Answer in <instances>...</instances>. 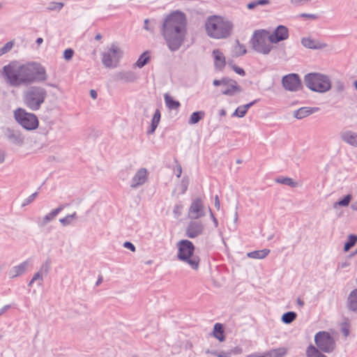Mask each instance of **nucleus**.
I'll use <instances>...</instances> for the list:
<instances>
[{
  "label": "nucleus",
  "instance_id": "nucleus-1",
  "mask_svg": "<svg viewBox=\"0 0 357 357\" xmlns=\"http://www.w3.org/2000/svg\"><path fill=\"white\" fill-rule=\"evenodd\" d=\"M3 74L6 82L14 87L43 82L47 79L45 67L37 62H28L25 64H20L17 61L10 62L3 66Z\"/></svg>",
  "mask_w": 357,
  "mask_h": 357
},
{
  "label": "nucleus",
  "instance_id": "nucleus-2",
  "mask_svg": "<svg viewBox=\"0 0 357 357\" xmlns=\"http://www.w3.org/2000/svg\"><path fill=\"white\" fill-rule=\"evenodd\" d=\"M161 32L171 52L177 51L184 42L187 33L185 15L180 12H173L165 19Z\"/></svg>",
  "mask_w": 357,
  "mask_h": 357
},
{
  "label": "nucleus",
  "instance_id": "nucleus-3",
  "mask_svg": "<svg viewBox=\"0 0 357 357\" xmlns=\"http://www.w3.org/2000/svg\"><path fill=\"white\" fill-rule=\"evenodd\" d=\"M234 28L233 24L219 16L208 17L206 22V30L208 36L215 39H223L229 37Z\"/></svg>",
  "mask_w": 357,
  "mask_h": 357
},
{
  "label": "nucleus",
  "instance_id": "nucleus-4",
  "mask_svg": "<svg viewBox=\"0 0 357 357\" xmlns=\"http://www.w3.org/2000/svg\"><path fill=\"white\" fill-rule=\"evenodd\" d=\"M178 249L177 258L188 264L192 270L197 271L199 267L200 258L195 255V247L189 240L183 239L176 243Z\"/></svg>",
  "mask_w": 357,
  "mask_h": 357
},
{
  "label": "nucleus",
  "instance_id": "nucleus-5",
  "mask_svg": "<svg viewBox=\"0 0 357 357\" xmlns=\"http://www.w3.org/2000/svg\"><path fill=\"white\" fill-rule=\"evenodd\" d=\"M47 96V90L40 86H31L24 91V105L31 111H37L45 102Z\"/></svg>",
  "mask_w": 357,
  "mask_h": 357
},
{
  "label": "nucleus",
  "instance_id": "nucleus-6",
  "mask_svg": "<svg viewBox=\"0 0 357 357\" xmlns=\"http://www.w3.org/2000/svg\"><path fill=\"white\" fill-rule=\"evenodd\" d=\"M304 83L310 90L319 93L326 92L331 88L329 77L317 73L307 74L304 77Z\"/></svg>",
  "mask_w": 357,
  "mask_h": 357
},
{
  "label": "nucleus",
  "instance_id": "nucleus-7",
  "mask_svg": "<svg viewBox=\"0 0 357 357\" xmlns=\"http://www.w3.org/2000/svg\"><path fill=\"white\" fill-rule=\"evenodd\" d=\"M271 41V36L266 30H258L255 31L251 39L252 48L258 53L268 54L272 47L273 44Z\"/></svg>",
  "mask_w": 357,
  "mask_h": 357
},
{
  "label": "nucleus",
  "instance_id": "nucleus-8",
  "mask_svg": "<svg viewBox=\"0 0 357 357\" xmlns=\"http://www.w3.org/2000/svg\"><path fill=\"white\" fill-rule=\"evenodd\" d=\"M14 117L16 121L27 130H35L38 126L37 116L27 112L24 109L18 108L14 112Z\"/></svg>",
  "mask_w": 357,
  "mask_h": 357
},
{
  "label": "nucleus",
  "instance_id": "nucleus-9",
  "mask_svg": "<svg viewBox=\"0 0 357 357\" xmlns=\"http://www.w3.org/2000/svg\"><path fill=\"white\" fill-rule=\"evenodd\" d=\"M123 55L121 48L112 43L107 52L102 54V62L105 67L108 68H116Z\"/></svg>",
  "mask_w": 357,
  "mask_h": 357
},
{
  "label": "nucleus",
  "instance_id": "nucleus-10",
  "mask_svg": "<svg viewBox=\"0 0 357 357\" xmlns=\"http://www.w3.org/2000/svg\"><path fill=\"white\" fill-rule=\"evenodd\" d=\"M314 342L319 350L325 353H331L335 348L333 337L326 331H319L314 336Z\"/></svg>",
  "mask_w": 357,
  "mask_h": 357
},
{
  "label": "nucleus",
  "instance_id": "nucleus-11",
  "mask_svg": "<svg viewBox=\"0 0 357 357\" xmlns=\"http://www.w3.org/2000/svg\"><path fill=\"white\" fill-rule=\"evenodd\" d=\"M283 87L289 91H297L301 86V79L297 74L284 75L282 79Z\"/></svg>",
  "mask_w": 357,
  "mask_h": 357
},
{
  "label": "nucleus",
  "instance_id": "nucleus-12",
  "mask_svg": "<svg viewBox=\"0 0 357 357\" xmlns=\"http://www.w3.org/2000/svg\"><path fill=\"white\" fill-rule=\"evenodd\" d=\"M205 215L204 204L201 199L196 198L190 204L188 209V217L197 220Z\"/></svg>",
  "mask_w": 357,
  "mask_h": 357
},
{
  "label": "nucleus",
  "instance_id": "nucleus-13",
  "mask_svg": "<svg viewBox=\"0 0 357 357\" xmlns=\"http://www.w3.org/2000/svg\"><path fill=\"white\" fill-rule=\"evenodd\" d=\"M32 265V260L27 259L18 265L14 266L8 272V276L10 279L17 278L26 273Z\"/></svg>",
  "mask_w": 357,
  "mask_h": 357
},
{
  "label": "nucleus",
  "instance_id": "nucleus-14",
  "mask_svg": "<svg viewBox=\"0 0 357 357\" xmlns=\"http://www.w3.org/2000/svg\"><path fill=\"white\" fill-rule=\"evenodd\" d=\"M148 181V171L146 168H140L132 177L130 181V188H138Z\"/></svg>",
  "mask_w": 357,
  "mask_h": 357
},
{
  "label": "nucleus",
  "instance_id": "nucleus-15",
  "mask_svg": "<svg viewBox=\"0 0 357 357\" xmlns=\"http://www.w3.org/2000/svg\"><path fill=\"white\" fill-rule=\"evenodd\" d=\"M204 230V225L200 221L192 220L189 222L185 229V236L194 238L201 235Z\"/></svg>",
  "mask_w": 357,
  "mask_h": 357
},
{
  "label": "nucleus",
  "instance_id": "nucleus-16",
  "mask_svg": "<svg viewBox=\"0 0 357 357\" xmlns=\"http://www.w3.org/2000/svg\"><path fill=\"white\" fill-rule=\"evenodd\" d=\"M5 135L10 143L17 146H22L24 144V136L17 130L7 128Z\"/></svg>",
  "mask_w": 357,
  "mask_h": 357
},
{
  "label": "nucleus",
  "instance_id": "nucleus-17",
  "mask_svg": "<svg viewBox=\"0 0 357 357\" xmlns=\"http://www.w3.org/2000/svg\"><path fill=\"white\" fill-rule=\"evenodd\" d=\"M270 36L271 41H272L273 43H278L288 38L289 31L285 26L280 25Z\"/></svg>",
  "mask_w": 357,
  "mask_h": 357
},
{
  "label": "nucleus",
  "instance_id": "nucleus-18",
  "mask_svg": "<svg viewBox=\"0 0 357 357\" xmlns=\"http://www.w3.org/2000/svg\"><path fill=\"white\" fill-rule=\"evenodd\" d=\"M51 268V260L50 259H47L40 266L39 270L34 273L33 275V280L40 281V284H42L45 278H46L50 271Z\"/></svg>",
  "mask_w": 357,
  "mask_h": 357
},
{
  "label": "nucleus",
  "instance_id": "nucleus-19",
  "mask_svg": "<svg viewBox=\"0 0 357 357\" xmlns=\"http://www.w3.org/2000/svg\"><path fill=\"white\" fill-rule=\"evenodd\" d=\"M115 79L124 83L134 82L137 79L135 72L131 70L120 71L116 73Z\"/></svg>",
  "mask_w": 357,
  "mask_h": 357
},
{
  "label": "nucleus",
  "instance_id": "nucleus-20",
  "mask_svg": "<svg viewBox=\"0 0 357 357\" xmlns=\"http://www.w3.org/2000/svg\"><path fill=\"white\" fill-rule=\"evenodd\" d=\"M346 307L349 312L357 314V289L349 294L346 301Z\"/></svg>",
  "mask_w": 357,
  "mask_h": 357
},
{
  "label": "nucleus",
  "instance_id": "nucleus-21",
  "mask_svg": "<svg viewBox=\"0 0 357 357\" xmlns=\"http://www.w3.org/2000/svg\"><path fill=\"white\" fill-rule=\"evenodd\" d=\"M302 45L309 49L319 50L327 47L325 43H321L311 38H303L301 40Z\"/></svg>",
  "mask_w": 357,
  "mask_h": 357
},
{
  "label": "nucleus",
  "instance_id": "nucleus-22",
  "mask_svg": "<svg viewBox=\"0 0 357 357\" xmlns=\"http://www.w3.org/2000/svg\"><path fill=\"white\" fill-rule=\"evenodd\" d=\"M340 138L345 143L357 147V132L351 130L340 132Z\"/></svg>",
  "mask_w": 357,
  "mask_h": 357
},
{
  "label": "nucleus",
  "instance_id": "nucleus-23",
  "mask_svg": "<svg viewBox=\"0 0 357 357\" xmlns=\"http://www.w3.org/2000/svg\"><path fill=\"white\" fill-rule=\"evenodd\" d=\"M65 205H61L45 215L38 222L40 227H45L47 223L52 221L56 216L64 208Z\"/></svg>",
  "mask_w": 357,
  "mask_h": 357
},
{
  "label": "nucleus",
  "instance_id": "nucleus-24",
  "mask_svg": "<svg viewBox=\"0 0 357 357\" xmlns=\"http://www.w3.org/2000/svg\"><path fill=\"white\" fill-rule=\"evenodd\" d=\"M319 110V107H303L296 110L294 114V116L298 119H302L314 112Z\"/></svg>",
  "mask_w": 357,
  "mask_h": 357
},
{
  "label": "nucleus",
  "instance_id": "nucleus-25",
  "mask_svg": "<svg viewBox=\"0 0 357 357\" xmlns=\"http://www.w3.org/2000/svg\"><path fill=\"white\" fill-rule=\"evenodd\" d=\"M213 54L215 58V67L220 70L222 69L225 66V57L219 50H214Z\"/></svg>",
  "mask_w": 357,
  "mask_h": 357
},
{
  "label": "nucleus",
  "instance_id": "nucleus-26",
  "mask_svg": "<svg viewBox=\"0 0 357 357\" xmlns=\"http://www.w3.org/2000/svg\"><path fill=\"white\" fill-rule=\"evenodd\" d=\"M160 117H161L160 111L158 109H157L155 111L153 116L151 119V126H150L149 130H147V134L151 135V134L154 133L155 129L157 128V127L160 123Z\"/></svg>",
  "mask_w": 357,
  "mask_h": 357
},
{
  "label": "nucleus",
  "instance_id": "nucleus-27",
  "mask_svg": "<svg viewBox=\"0 0 357 357\" xmlns=\"http://www.w3.org/2000/svg\"><path fill=\"white\" fill-rule=\"evenodd\" d=\"M287 349L284 347H280L275 349H271L261 356L258 357H284L287 354Z\"/></svg>",
  "mask_w": 357,
  "mask_h": 357
},
{
  "label": "nucleus",
  "instance_id": "nucleus-28",
  "mask_svg": "<svg viewBox=\"0 0 357 357\" xmlns=\"http://www.w3.org/2000/svg\"><path fill=\"white\" fill-rule=\"evenodd\" d=\"M232 56L234 57H238L244 55L246 52L245 47L241 44L238 40H236L235 45L232 47Z\"/></svg>",
  "mask_w": 357,
  "mask_h": 357
},
{
  "label": "nucleus",
  "instance_id": "nucleus-29",
  "mask_svg": "<svg viewBox=\"0 0 357 357\" xmlns=\"http://www.w3.org/2000/svg\"><path fill=\"white\" fill-rule=\"evenodd\" d=\"M213 335L220 342H222L225 340V337L224 335V328L222 324L220 323H216L214 325Z\"/></svg>",
  "mask_w": 357,
  "mask_h": 357
},
{
  "label": "nucleus",
  "instance_id": "nucleus-30",
  "mask_svg": "<svg viewBox=\"0 0 357 357\" xmlns=\"http://www.w3.org/2000/svg\"><path fill=\"white\" fill-rule=\"evenodd\" d=\"M269 253L270 250L263 249L261 250L250 252L247 254V255L250 258L261 259L265 258Z\"/></svg>",
  "mask_w": 357,
  "mask_h": 357
},
{
  "label": "nucleus",
  "instance_id": "nucleus-31",
  "mask_svg": "<svg viewBox=\"0 0 357 357\" xmlns=\"http://www.w3.org/2000/svg\"><path fill=\"white\" fill-rule=\"evenodd\" d=\"M164 98L165 105L169 109H177L181 105L178 101L174 100L167 93L165 94Z\"/></svg>",
  "mask_w": 357,
  "mask_h": 357
},
{
  "label": "nucleus",
  "instance_id": "nucleus-32",
  "mask_svg": "<svg viewBox=\"0 0 357 357\" xmlns=\"http://www.w3.org/2000/svg\"><path fill=\"white\" fill-rule=\"evenodd\" d=\"M150 61L149 52L148 51L142 53L137 61L135 63V66L139 68H143L145 65H146Z\"/></svg>",
  "mask_w": 357,
  "mask_h": 357
},
{
  "label": "nucleus",
  "instance_id": "nucleus-33",
  "mask_svg": "<svg viewBox=\"0 0 357 357\" xmlns=\"http://www.w3.org/2000/svg\"><path fill=\"white\" fill-rule=\"evenodd\" d=\"M306 354L307 357H326L313 345H310L307 347Z\"/></svg>",
  "mask_w": 357,
  "mask_h": 357
},
{
  "label": "nucleus",
  "instance_id": "nucleus-34",
  "mask_svg": "<svg viewBox=\"0 0 357 357\" xmlns=\"http://www.w3.org/2000/svg\"><path fill=\"white\" fill-rule=\"evenodd\" d=\"M275 181L278 183L288 185L291 188H296L298 186L297 182L289 177H279L275 179Z\"/></svg>",
  "mask_w": 357,
  "mask_h": 357
},
{
  "label": "nucleus",
  "instance_id": "nucleus-35",
  "mask_svg": "<svg viewBox=\"0 0 357 357\" xmlns=\"http://www.w3.org/2000/svg\"><path fill=\"white\" fill-rule=\"evenodd\" d=\"M204 116V112L203 111L193 112L189 119L188 123L190 125L197 123Z\"/></svg>",
  "mask_w": 357,
  "mask_h": 357
},
{
  "label": "nucleus",
  "instance_id": "nucleus-36",
  "mask_svg": "<svg viewBox=\"0 0 357 357\" xmlns=\"http://www.w3.org/2000/svg\"><path fill=\"white\" fill-rule=\"evenodd\" d=\"M220 85L222 86V87L225 86H231V89H237L239 90V86L237 84V82L229 77H223L220 79Z\"/></svg>",
  "mask_w": 357,
  "mask_h": 357
},
{
  "label": "nucleus",
  "instance_id": "nucleus-37",
  "mask_svg": "<svg viewBox=\"0 0 357 357\" xmlns=\"http://www.w3.org/2000/svg\"><path fill=\"white\" fill-rule=\"evenodd\" d=\"M297 314L296 312L290 311L287 312L282 316V321L286 324L292 323L296 319Z\"/></svg>",
  "mask_w": 357,
  "mask_h": 357
},
{
  "label": "nucleus",
  "instance_id": "nucleus-38",
  "mask_svg": "<svg viewBox=\"0 0 357 357\" xmlns=\"http://www.w3.org/2000/svg\"><path fill=\"white\" fill-rule=\"evenodd\" d=\"M357 242V236L355 234H350L348 236L347 241L344 243V250L349 251Z\"/></svg>",
  "mask_w": 357,
  "mask_h": 357
},
{
  "label": "nucleus",
  "instance_id": "nucleus-39",
  "mask_svg": "<svg viewBox=\"0 0 357 357\" xmlns=\"http://www.w3.org/2000/svg\"><path fill=\"white\" fill-rule=\"evenodd\" d=\"M352 199V197L350 194L346 195L342 199L336 202L333 204V208H336L337 206H347L351 200Z\"/></svg>",
  "mask_w": 357,
  "mask_h": 357
},
{
  "label": "nucleus",
  "instance_id": "nucleus-40",
  "mask_svg": "<svg viewBox=\"0 0 357 357\" xmlns=\"http://www.w3.org/2000/svg\"><path fill=\"white\" fill-rule=\"evenodd\" d=\"M242 91L241 87L239 86V90L237 89H231V86H225L222 87V89L221 90V93L224 95L232 96L236 93H239Z\"/></svg>",
  "mask_w": 357,
  "mask_h": 357
},
{
  "label": "nucleus",
  "instance_id": "nucleus-41",
  "mask_svg": "<svg viewBox=\"0 0 357 357\" xmlns=\"http://www.w3.org/2000/svg\"><path fill=\"white\" fill-rule=\"evenodd\" d=\"M63 6L64 4L61 2H51L47 6V10L59 11Z\"/></svg>",
  "mask_w": 357,
  "mask_h": 357
},
{
  "label": "nucleus",
  "instance_id": "nucleus-42",
  "mask_svg": "<svg viewBox=\"0 0 357 357\" xmlns=\"http://www.w3.org/2000/svg\"><path fill=\"white\" fill-rule=\"evenodd\" d=\"M13 41L6 43L1 48H0V56L8 52L13 48Z\"/></svg>",
  "mask_w": 357,
  "mask_h": 357
},
{
  "label": "nucleus",
  "instance_id": "nucleus-43",
  "mask_svg": "<svg viewBox=\"0 0 357 357\" xmlns=\"http://www.w3.org/2000/svg\"><path fill=\"white\" fill-rule=\"evenodd\" d=\"M228 65L233 69V70L238 74L239 75L244 76L245 75V73L244 70L235 64H234L233 61H229Z\"/></svg>",
  "mask_w": 357,
  "mask_h": 357
},
{
  "label": "nucleus",
  "instance_id": "nucleus-44",
  "mask_svg": "<svg viewBox=\"0 0 357 357\" xmlns=\"http://www.w3.org/2000/svg\"><path fill=\"white\" fill-rule=\"evenodd\" d=\"M341 332L344 335V337H348L349 335V321H344L341 325Z\"/></svg>",
  "mask_w": 357,
  "mask_h": 357
},
{
  "label": "nucleus",
  "instance_id": "nucleus-45",
  "mask_svg": "<svg viewBox=\"0 0 357 357\" xmlns=\"http://www.w3.org/2000/svg\"><path fill=\"white\" fill-rule=\"evenodd\" d=\"M246 113L247 112L244 110L243 106L241 105L236 109L233 114V116H236L239 118H243L246 114Z\"/></svg>",
  "mask_w": 357,
  "mask_h": 357
},
{
  "label": "nucleus",
  "instance_id": "nucleus-46",
  "mask_svg": "<svg viewBox=\"0 0 357 357\" xmlns=\"http://www.w3.org/2000/svg\"><path fill=\"white\" fill-rule=\"evenodd\" d=\"M37 195H38L37 192L31 194L26 199H24V201L22 204V206L24 207V206H26L29 205V204H31L36 199Z\"/></svg>",
  "mask_w": 357,
  "mask_h": 357
},
{
  "label": "nucleus",
  "instance_id": "nucleus-47",
  "mask_svg": "<svg viewBox=\"0 0 357 357\" xmlns=\"http://www.w3.org/2000/svg\"><path fill=\"white\" fill-rule=\"evenodd\" d=\"M73 54H74L73 50L68 48L64 51L63 57L66 60L69 61L73 58Z\"/></svg>",
  "mask_w": 357,
  "mask_h": 357
},
{
  "label": "nucleus",
  "instance_id": "nucleus-48",
  "mask_svg": "<svg viewBox=\"0 0 357 357\" xmlns=\"http://www.w3.org/2000/svg\"><path fill=\"white\" fill-rule=\"evenodd\" d=\"M298 17L301 18H307L310 20H317L318 18L317 15L309 13H301L299 14Z\"/></svg>",
  "mask_w": 357,
  "mask_h": 357
},
{
  "label": "nucleus",
  "instance_id": "nucleus-49",
  "mask_svg": "<svg viewBox=\"0 0 357 357\" xmlns=\"http://www.w3.org/2000/svg\"><path fill=\"white\" fill-rule=\"evenodd\" d=\"M182 208L183 206L180 204H176L174 206L173 213L176 218H178L181 215Z\"/></svg>",
  "mask_w": 357,
  "mask_h": 357
},
{
  "label": "nucleus",
  "instance_id": "nucleus-50",
  "mask_svg": "<svg viewBox=\"0 0 357 357\" xmlns=\"http://www.w3.org/2000/svg\"><path fill=\"white\" fill-rule=\"evenodd\" d=\"M291 4L295 6H298L305 4V3H307L310 1L311 0H289Z\"/></svg>",
  "mask_w": 357,
  "mask_h": 357
},
{
  "label": "nucleus",
  "instance_id": "nucleus-51",
  "mask_svg": "<svg viewBox=\"0 0 357 357\" xmlns=\"http://www.w3.org/2000/svg\"><path fill=\"white\" fill-rule=\"evenodd\" d=\"M72 220L69 218L68 215H66L63 218L59 220L61 224L63 226H67L71 223Z\"/></svg>",
  "mask_w": 357,
  "mask_h": 357
},
{
  "label": "nucleus",
  "instance_id": "nucleus-52",
  "mask_svg": "<svg viewBox=\"0 0 357 357\" xmlns=\"http://www.w3.org/2000/svg\"><path fill=\"white\" fill-rule=\"evenodd\" d=\"M123 247L127 249H129L132 252L135 251V246L131 242H129V241L125 242L123 244Z\"/></svg>",
  "mask_w": 357,
  "mask_h": 357
},
{
  "label": "nucleus",
  "instance_id": "nucleus-53",
  "mask_svg": "<svg viewBox=\"0 0 357 357\" xmlns=\"http://www.w3.org/2000/svg\"><path fill=\"white\" fill-rule=\"evenodd\" d=\"M259 100V99H255L253 101L250 102V103H248L246 105H242L244 110H245L246 112H248V110L252 107L255 104H256Z\"/></svg>",
  "mask_w": 357,
  "mask_h": 357
},
{
  "label": "nucleus",
  "instance_id": "nucleus-54",
  "mask_svg": "<svg viewBox=\"0 0 357 357\" xmlns=\"http://www.w3.org/2000/svg\"><path fill=\"white\" fill-rule=\"evenodd\" d=\"M188 185V181L186 180L185 178L182 179L181 181V186H182V193H185V192L187 190Z\"/></svg>",
  "mask_w": 357,
  "mask_h": 357
},
{
  "label": "nucleus",
  "instance_id": "nucleus-55",
  "mask_svg": "<svg viewBox=\"0 0 357 357\" xmlns=\"http://www.w3.org/2000/svg\"><path fill=\"white\" fill-rule=\"evenodd\" d=\"M270 0H255L256 6H266L270 4Z\"/></svg>",
  "mask_w": 357,
  "mask_h": 357
},
{
  "label": "nucleus",
  "instance_id": "nucleus-56",
  "mask_svg": "<svg viewBox=\"0 0 357 357\" xmlns=\"http://www.w3.org/2000/svg\"><path fill=\"white\" fill-rule=\"evenodd\" d=\"M217 357H230L231 356V352H225V351H221L218 352V355H216Z\"/></svg>",
  "mask_w": 357,
  "mask_h": 357
},
{
  "label": "nucleus",
  "instance_id": "nucleus-57",
  "mask_svg": "<svg viewBox=\"0 0 357 357\" xmlns=\"http://www.w3.org/2000/svg\"><path fill=\"white\" fill-rule=\"evenodd\" d=\"M10 305H6L0 309V316L5 313L7 310L10 308Z\"/></svg>",
  "mask_w": 357,
  "mask_h": 357
},
{
  "label": "nucleus",
  "instance_id": "nucleus-58",
  "mask_svg": "<svg viewBox=\"0 0 357 357\" xmlns=\"http://www.w3.org/2000/svg\"><path fill=\"white\" fill-rule=\"evenodd\" d=\"M256 7H257V6L255 3V1H250L247 4V8L249 10H252V9L255 8Z\"/></svg>",
  "mask_w": 357,
  "mask_h": 357
},
{
  "label": "nucleus",
  "instance_id": "nucleus-59",
  "mask_svg": "<svg viewBox=\"0 0 357 357\" xmlns=\"http://www.w3.org/2000/svg\"><path fill=\"white\" fill-rule=\"evenodd\" d=\"M6 159V153L3 150H0V164H2Z\"/></svg>",
  "mask_w": 357,
  "mask_h": 357
},
{
  "label": "nucleus",
  "instance_id": "nucleus-60",
  "mask_svg": "<svg viewBox=\"0 0 357 357\" xmlns=\"http://www.w3.org/2000/svg\"><path fill=\"white\" fill-rule=\"evenodd\" d=\"M176 176L178 178H180L181 175V173H182V167H181V166L180 165H176Z\"/></svg>",
  "mask_w": 357,
  "mask_h": 357
},
{
  "label": "nucleus",
  "instance_id": "nucleus-61",
  "mask_svg": "<svg viewBox=\"0 0 357 357\" xmlns=\"http://www.w3.org/2000/svg\"><path fill=\"white\" fill-rule=\"evenodd\" d=\"M209 211H210V213H211V217L212 220H213V223H214V225H215V227H218V220H217V219L215 218V217L214 216V215H213V213H212L211 209L210 208H209Z\"/></svg>",
  "mask_w": 357,
  "mask_h": 357
},
{
  "label": "nucleus",
  "instance_id": "nucleus-62",
  "mask_svg": "<svg viewBox=\"0 0 357 357\" xmlns=\"http://www.w3.org/2000/svg\"><path fill=\"white\" fill-rule=\"evenodd\" d=\"M214 204H215V207L219 210L220 209V201H219V197L218 195H215V199H214Z\"/></svg>",
  "mask_w": 357,
  "mask_h": 357
},
{
  "label": "nucleus",
  "instance_id": "nucleus-63",
  "mask_svg": "<svg viewBox=\"0 0 357 357\" xmlns=\"http://www.w3.org/2000/svg\"><path fill=\"white\" fill-rule=\"evenodd\" d=\"M149 22V20L148 19H146V20H144V29H146V31H149L153 32L152 29H151V28L149 26V25H148Z\"/></svg>",
  "mask_w": 357,
  "mask_h": 357
},
{
  "label": "nucleus",
  "instance_id": "nucleus-64",
  "mask_svg": "<svg viewBox=\"0 0 357 357\" xmlns=\"http://www.w3.org/2000/svg\"><path fill=\"white\" fill-rule=\"evenodd\" d=\"M205 353L207 354H211V355H213L215 356H216V355H218V351H214V350H211L209 349H206Z\"/></svg>",
  "mask_w": 357,
  "mask_h": 357
}]
</instances>
